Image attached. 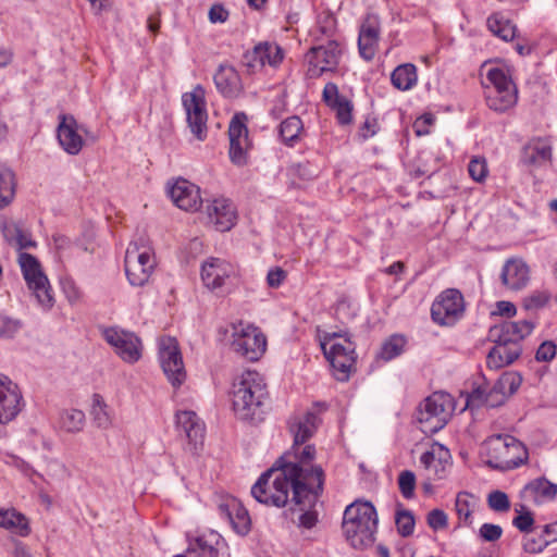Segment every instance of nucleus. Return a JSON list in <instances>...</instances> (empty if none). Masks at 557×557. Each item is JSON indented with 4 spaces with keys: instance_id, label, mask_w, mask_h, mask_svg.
I'll use <instances>...</instances> for the list:
<instances>
[{
    "instance_id": "obj_60",
    "label": "nucleus",
    "mask_w": 557,
    "mask_h": 557,
    "mask_svg": "<svg viewBox=\"0 0 557 557\" xmlns=\"http://www.w3.org/2000/svg\"><path fill=\"white\" fill-rule=\"evenodd\" d=\"M513 527H516L520 532L529 533L532 531L534 524L533 513L531 511L520 512L512 520Z\"/></svg>"
},
{
    "instance_id": "obj_31",
    "label": "nucleus",
    "mask_w": 557,
    "mask_h": 557,
    "mask_svg": "<svg viewBox=\"0 0 557 557\" xmlns=\"http://www.w3.org/2000/svg\"><path fill=\"white\" fill-rule=\"evenodd\" d=\"M0 528L22 537L32 532L28 518L15 508H0Z\"/></svg>"
},
{
    "instance_id": "obj_17",
    "label": "nucleus",
    "mask_w": 557,
    "mask_h": 557,
    "mask_svg": "<svg viewBox=\"0 0 557 557\" xmlns=\"http://www.w3.org/2000/svg\"><path fill=\"white\" fill-rule=\"evenodd\" d=\"M201 281L210 290L223 287L231 277L237 275L236 267L222 258H208L201 265Z\"/></svg>"
},
{
    "instance_id": "obj_4",
    "label": "nucleus",
    "mask_w": 557,
    "mask_h": 557,
    "mask_svg": "<svg viewBox=\"0 0 557 557\" xmlns=\"http://www.w3.org/2000/svg\"><path fill=\"white\" fill-rule=\"evenodd\" d=\"M320 345L326 360L334 369L336 380L347 381L356 362V346L348 334L342 332L325 333L320 339Z\"/></svg>"
},
{
    "instance_id": "obj_1",
    "label": "nucleus",
    "mask_w": 557,
    "mask_h": 557,
    "mask_svg": "<svg viewBox=\"0 0 557 557\" xmlns=\"http://www.w3.org/2000/svg\"><path fill=\"white\" fill-rule=\"evenodd\" d=\"M325 474L322 467L306 469L280 457L263 472L251 487L252 497L260 504L277 508L292 503L310 507L318 503L324 491Z\"/></svg>"
},
{
    "instance_id": "obj_8",
    "label": "nucleus",
    "mask_w": 557,
    "mask_h": 557,
    "mask_svg": "<svg viewBox=\"0 0 557 557\" xmlns=\"http://www.w3.org/2000/svg\"><path fill=\"white\" fill-rule=\"evenodd\" d=\"M487 85L484 87L487 107L504 113L513 108L518 101V89L507 72L499 67H492L486 73Z\"/></svg>"
},
{
    "instance_id": "obj_9",
    "label": "nucleus",
    "mask_w": 557,
    "mask_h": 557,
    "mask_svg": "<svg viewBox=\"0 0 557 557\" xmlns=\"http://www.w3.org/2000/svg\"><path fill=\"white\" fill-rule=\"evenodd\" d=\"M18 264L23 277L44 309H50L54 304L52 288L47 275L44 273L38 259L27 252H20Z\"/></svg>"
},
{
    "instance_id": "obj_38",
    "label": "nucleus",
    "mask_w": 557,
    "mask_h": 557,
    "mask_svg": "<svg viewBox=\"0 0 557 557\" xmlns=\"http://www.w3.org/2000/svg\"><path fill=\"white\" fill-rule=\"evenodd\" d=\"M406 337L400 334L389 336L382 345L380 350V358L384 361H389L403 354L406 346Z\"/></svg>"
},
{
    "instance_id": "obj_58",
    "label": "nucleus",
    "mask_w": 557,
    "mask_h": 557,
    "mask_svg": "<svg viewBox=\"0 0 557 557\" xmlns=\"http://www.w3.org/2000/svg\"><path fill=\"white\" fill-rule=\"evenodd\" d=\"M557 346L552 341L543 342L536 350L535 359L537 361L548 362L556 357Z\"/></svg>"
},
{
    "instance_id": "obj_48",
    "label": "nucleus",
    "mask_w": 557,
    "mask_h": 557,
    "mask_svg": "<svg viewBox=\"0 0 557 557\" xmlns=\"http://www.w3.org/2000/svg\"><path fill=\"white\" fill-rule=\"evenodd\" d=\"M23 323L18 319H13L0 312V338L12 339L22 330Z\"/></svg>"
},
{
    "instance_id": "obj_23",
    "label": "nucleus",
    "mask_w": 557,
    "mask_h": 557,
    "mask_svg": "<svg viewBox=\"0 0 557 557\" xmlns=\"http://www.w3.org/2000/svg\"><path fill=\"white\" fill-rule=\"evenodd\" d=\"M380 22L376 15L366 16L359 28L358 50L360 57L371 61L376 54L380 40Z\"/></svg>"
},
{
    "instance_id": "obj_2",
    "label": "nucleus",
    "mask_w": 557,
    "mask_h": 557,
    "mask_svg": "<svg viewBox=\"0 0 557 557\" xmlns=\"http://www.w3.org/2000/svg\"><path fill=\"white\" fill-rule=\"evenodd\" d=\"M267 385L257 371L247 370L233 383L232 405L238 419L243 421H260L262 404L267 395Z\"/></svg>"
},
{
    "instance_id": "obj_32",
    "label": "nucleus",
    "mask_w": 557,
    "mask_h": 557,
    "mask_svg": "<svg viewBox=\"0 0 557 557\" xmlns=\"http://www.w3.org/2000/svg\"><path fill=\"white\" fill-rule=\"evenodd\" d=\"M305 127L298 115H292L283 120L278 125V137L286 147H295L304 137Z\"/></svg>"
},
{
    "instance_id": "obj_28",
    "label": "nucleus",
    "mask_w": 557,
    "mask_h": 557,
    "mask_svg": "<svg viewBox=\"0 0 557 557\" xmlns=\"http://www.w3.org/2000/svg\"><path fill=\"white\" fill-rule=\"evenodd\" d=\"M495 345L490 350L486 364L492 370H499L515 362L522 354V346H515L503 341H492Z\"/></svg>"
},
{
    "instance_id": "obj_54",
    "label": "nucleus",
    "mask_w": 557,
    "mask_h": 557,
    "mask_svg": "<svg viewBox=\"0 0 557 557\" xmlns=\"http://www.w3.org/2000/svg\"><path fill=\"white\" fill-rule=\"evenodd\" d=\"M548 542L546 541V537L543 536L541 533L537 536H528L523 541V550L529 554H540L542 553L547 546Z\"/></svg>"
},
{
    "instance_id": "obj_62",
    "label": "nucleus",
    "mask_w": 557,
    "mask_h": 557,
    "mask_svg": "<svg viewBox=\"0 0 557 557\" xmlns=\"http://www.w3.org/2000/svg\"><path fill=\"white\" fill-rule=\"evenodd\" d=\"M287 273L280 267L269 270L267 275V283L271 288H277L285 281Z\"/></svg>"
},
{
    "instance_id": "obj_25",
    "label": "nucleus",
    "mask_w": 557,
    "mask_h": 557,
    "mask_svg": "<svg viewBox=\"0 0 557 557\" xmlns=\"http://www.w3.org/2000/svg\"><path fill=\"white\" fill-rule=\"evenodd\" d=\"M500 280L508 289L521 290L530 282V268L521 258H510L503 265Z\"/></svg>"
},
{
    "instance_id": "obj_44",
    "label": "nucleus",
    "mask_w": 557,
    "mask_h": 557,
    "mask_svg": "<svg viewBox=\"0 0 557 557\" xmlns=\"http://www.w3.org/2000/svg\"><path fill=\"white\" fill-rule=\"evenodd\" d=\"M301 446L302 445L292 447L296 461L286 460V458L289 457V454L284 455L285 461L296 463L306 469L314 468L315 466H310L309 463L315 457V447L313 445H306L304 447Z\"/></svg>"
},
{
    "instance_id": "obj_46",
    "label": "nucleus",
    "mask_w": 557,
    "mask_h": 557,
    "mask_svg": "<svg viewBox=\"0 0 557 557\" xmlns=\"http://www.w3.org/2000/svg\"><path fill=\"white\" fill-rule=\"evenodd\" d=\"M395 523L403 537L410 536L414 531V517L410 510L398 509L395 515Z\"/></svg>"
},
{
    "instance_id": "obj_47",
    "label": "nucleus",
    "mask_w": 557,
    "mask_h": 557,
    "mask_svg": "<svg viewBox=\"0 0 557 557\" xmlns=\"http://www.w3.org/2000/svg\"><path fill=\"white\" fill-rule=\"evenodd\" d=\"M552 298L547 289H536L523 298V308L525 310H539L546 307Z\"/></svg>"
},
{
    "instance_id": "obj_29",
    "label": "nucleus",
    "mask_w": 557,
    "mask_h": 557,
    "mask_svg": "<svg viewBox=\"0 0 557 557\" xmlns=\"http://www.w3.org/2000/svg\"><path fill=\"white\" fill-rule=\"evenodd\" d=\"M216 89L227 98H234L242 91V81L237 71L231 65H220L213 76Z\"/></svg>"
},
{
    "instance_id": "obj_40",
    "label": "nucleus",
    "mask_w": 557,
    "mask_h": 557,
    "mask_svg": "<svg viewBox=\"0 0 557 557\" xmlns=\"http://www.w3.org/2000/svg\"><path fill=\"white\" fill-rule=\"evenodd\" d=\"M552 157L550 146L537 143L530 145L524 149V162L531 165H540L548 161Z\"/></svg>"
},
{
    "instance_id": "obj_51",
    "label": "nucleus",
    "mask_w": 557,
    "mask_h": 557,
    "mask_svg": "<svg viewBox=\"0 0 557 557\" xmlns=\"http://www.w3.org/2000/svg\"><path fill=\"white\" fill-rule=\"evenodd\" d=\"M248 141H230V159L237 166L247 164Z\"/></svg>"
},
{
    "instance_id": "obj_61",
    "label": "nucleus",
    "mask_w": 557,
    "mask_h": 557,
    "mask_svg": "<svg viewBox=\"0 0 557 557\" xmlns=\"http://www.w3.org/2000/svg\"><path fill=\"white\" fill-rule=\"evenodd\" d=\"M428 524L433 530H440L447 525V515L441 509H433L428 513Z\"/></svg>"
},
{
    "instance_id": "obj_50",
    "label": "nucleus",
    "mask_w": 557,
    "mask_h": 557,
    "mask_svg": "<svg viewBox=\"0 0 557 557\" xmlns=\"http://www.w3.org/2000/svg\"><path fill=\"white\" fill-rule=\"evenodd\" d=\"M488 507L497 512H506L510 509L508 495L502 491H493L487 496Z\"/></svg>"
},
{
    "instance_id": "obj_59",
    "label": "nucleus",
    "mask_w": 557,
    "mask_h": 557,
    "mask_svg": "<svg viewBox=\"0 0 557 557\" xmlns=\"http://www.w3.org/2000/svg\"><path fill=\"white\" fill-rule=\"evenodd\" d=\"M480 536L486 542H495L503 535V529L498 524L483 523L479 530Z\"/></svg>"
},
{
    "instance_id": "obj_11",
    "label": "nucleus",
    "mask_w": 557,
    "mask_h": 557,
    "mask_svg": "<svg viewBox=\"0 0 557 557\" xmlns=\"http://www.w3.org/2000/svg\"><path fill=\"white\" fill-rule=\"evenodd\" d=\"M466 304L461 292L457 288L443 290L431 306V318L441 326H453L465 313Z\"/></svg>"
},
{
    "instance_id": "obj_13",
    "label": "nucleus",
    "mask_w": 557,
    "mask_h": 557,
    "mask_svg": "<svg viewBox=\"0 0 557 557\" xmlns=\"http://www.w3.org/2000/svg\"><path fill=\"white\" fill-rule=\"evenodd\" d=\"M342 57L341 45L330 40L325 45L310 48L306 53L308 63V76L318 78L327 72H335Z\"/></svg>"
},
{
    "instance_id": "obj_34",
    "label": "nucleus",
    "mask_w": 557,
    "mask_h": 557,
    "mask_svg": "<svg viewBox=\"0 0 557 557\" xmlns=\"http://www.w3.org/2000/svg\"><path fill=\"white\" fill-rule=\"evenodd\" d=\"M16 181L14 172L0 164V209L8 207L15 197Z\"/></svg>"
},
{
    "instance_id": "obj_33",
    "label": "nucleus",
    "mask_w": 557,
    "mask_h": 557,
    "mask_svg": "<svg viewBox=\"0 0 557 557\" xmlns=\"http://www.w3.org/2000/svg\"><path fill=\"white\" fill-rule=\"evenodd\" d=\"M392 85L401 91L410 90L418 82L417 67L412 63L398 65L391 74Z\"/></svg>"
},
{
    "instance_id": "obj_30",
    "label": "nucleus",
    "mask_w": 557,
    "mask_h": 557,
    "mask_svg": "<svg viewBox=\"0 0 557 557\" xmlns=\"http://www.w3.org/2000/svg\"><path fill=\"white\" fill-rule=\"evenodd\" d=\"M557 496V484L549 482L546 478H537L530 481L522 490V497L536 505L545 500H552Z\"/></svg>"
},
{
    "instance_id": "obj_36",
    "label": "nucleus",
    "mask_w": 557,
    "mask_h": 557,
    "mask_svg": "<svg viewBox=\"0 0 557 557\" xmlns=\"http://www.w3.org/2000/svg\"><path fill=\"white\" fill-rule=\"evenodd\" d=\"M486 23L488 30L505 41L512 40L516 36V26L500 14H492Z\"/></svg>"
},
{
    "instance_id": "obj_7",
    "label": "nucleus",
    "mask_w": 557,
    "mask_h": 557,
    "mask_svg": "<svg viewBox=\"0 0 557 557\" xmlns=\"http://www.w3.org/2000/svg\"><path fill=\"white\" fill-rule=\"evenodd\" d=\"M488 456L487 465L496 470H512L528 460L525 446L516 437L508 434H496L486 441Z\"/></svg>"
},
{
    "instance_id": "obj_56",
    "label": "nucleus",
    "mask_w": 557,
    "mask_h": 557,
    "mask_svg": "<svg viewBox=\"0 0 557 557\" xmlns=\"http://www.w3.org/2000/svg\"><path fill=\"white\" fill-rule=\"evenodd\" d=\"M377 131V119L373 115H367L363 123L359 126L358 136L361 140H367L373 137Z\"/></svg>"
},
{
    "instance_id": "obj_52",
    "label": "nucleus",
    "mask_w": 557,
    "mask_h": 557,
    "mask_svg": "<svg viewBox=\"0 0 557 557\" xmlns=\"http://www.w3.org/2000/svg\"><path fill=\"white\" fill-rule=\"evenodd\" d=\"M468 172L473 181L483 182L488 174L485 159L480 157L472 158L468 164Z\"/></svg>"
},
{
    "instance_id": "obj_42",
    "label": "nucleus",
    "mask_w": 557,
    "mask_h": 557,
    "mask_svg": "<svg viewBox=\"0 0 557 557\" xmlns=\"http://www.w3.org/2000/svg\"><path fill=\"white\" fill-rule=\"evenodd\" d=\"M521 376L517 373H506L495 384L497 395H500L498 403H503L506 395L515 394L521 385Z\"/></svg>"
},
{
    "instance_id": "obj_20",
    "label": "nucleus",
    "mask_w": 557,
    "mask_h": 557,
    "mask_svg": "<svg viewBox=\"0 0 557 557\" xmlns=\"http://www.w3.org/2000/svg\"><path fill=\"white\" fill-rule=\"evenodd\" d=\"M87 133L83 125H78L73 115L60 114L59 125L57 127V138L60 146L71 156L81 152L84 146V139L78 132Z\"/></svg>"
},
{
    "instance_id": "obj_18",
    "label": "nucleus",
    "mask_w": 557,
    "mask_h": 557,
    "mask_svg": "<svg viewBox=\"0 0 557 557\" xmlns=\"http://www.w3.org/2000/svg\"><path fill=\"white\" fill-rule=\"evenodd\" d=\"M23 406V396L17 384L0 373V424L14 420Z\"/></svg>"
},
{
    "instance_id": "obj_15",
    "label": "nucleus",
    "mask_w": 557,
    "mask_h": 557,
    "mask_svg": "<svg viewBox=\"0 0 557 557\" xmlns=\"http://www.w3.org/2000/svg\"><path fill=\"white\" fill-rule=\"evenodd\" d=\"M104 339L114 348L116 355L128 363L137 362L141 357V341L132 332L109 327L103 332Z\"/></svg>"
},
{
    "instance_id": "obj_3",
    "label": "nucleus",
    "mask_w": 557,
    "mask_h": 557,
    "mask_svg": "<svg viewBox=\"0 0 557 557\" xmlns=\"http://www.w3.org/2000/svg\"><path fill=\"white\" fill-rule=\"evenodd\" d=\"M347 542L357 549L372 546L377 531V513L370 502H355L346 507L342 523Z\"/></svg>"
},
{
    "instance_id": "obj_35",
    "label": "nucleus",
    "mask_w": 557,
    "mask_h": 557,
    "mask_svg": "<svg viewBox=\"0 0 557 557\" xmlns=\"http://www.w3.org/2000/svg\"><path fill=\"white\" fill-rule=\"evenodd\" d=\"M85 413L79 409H62L59 412L58 425L67 433H78L85 425Z\"/></svg>"
},
{
    "instance_id": "obj_49",
    "label": "nucleus",
    "mask_w": 557,
    "mask_h": 557,
    "mask_svg": "<svg viewBox=\"0 0 557 557\" xmlns=\"http://www.w3.org/2000/svg\"><path fill=\"white\" fill-rule=\"evenodd\" d=\"M494 395H497L495 387L486 394L485 391L481 387H478L472 391V393L467 398V406H481V405H487L490 407H495L498 405V400L494 401L492 400V397Z\"/></svg>"
},
{
    "instance_id": "obj_37",
    "label": "nucleus",
    "mask_w": 557,
    "mask_h": 557,
    "mask_svg": "<svg viewBox=\"0 0 557 557\" xmlns=\"http://www.w3.org/2000/svg\"><path fill=\"white\" fill-rule=\"evenodd\" d=\"M90 414L94 423L100 429H108L111 425V417L108 411V406L103 397L99 394L92 395V405Z\"/></svg>"
},
{
    "instance_id": "obj_16",
    "label": "nucleus",
    "mask_w": 557,
    "mask_h": 557,
    "mask_svg": "<svg viewBox=\"0 0 557 557\" xmlns=\"http://www.w3.org/2000/svg\"><path fill=\"white\" fill-rule=\"evenodd\" d=\"M219 516L227 521L232 529L242 536L247 535L251 530V519L248 510L239 499L226 495L219 498L216 503Z\"/></svg>"
},
{
    "instance_id": "obj_63",
    "label": "nucleus",
    "mask_w": 557,
    "mask_h": 557,
    "mask_svg": "<svg viewBox=\"0 0 557 557\" xmlns=\"http://www.w3.org/2000/svg\"><path fill=\"white\" fill-rule=\"evenodd\" d=\"M12 246L15 247L17 250H22L26 248H35L37 246V243L32 238L29 232L22 228Z\"/></svg>"
},
{
    "instance_id": "obj_45",
    "label": "nucleus",
    "mask_w": 557,
    "mask_h": 557,
    "mask_svg": "<svg viewBox=\"0 0 557 557\" xmlns=\"http://www.w3.org/2000/svg\"><path fill=\"white\" fill-rule=\"evenodd\" d=\"M472 494L468 492H459L456 497V511L458 515V518L463 521L465 524H471V516H472V507L473 504L471 503Z\"/></svg>"
},
{
    "instance_id": "obj_22",
    "label": "nucleus",
    "mask_w": 557,
    "mask_h": 557,
    "mask_svg": "<svg viewBox=\"0 0 557 557\" xmlns=\"http://www.w3.org/2000/svg\"><path fill=\"white\" fill-rule=\"evenodd\" d=\"M206 212L210 222L220 232L230 231L236 224L237 211L227 198L220 197L208 201Z\"/></svg>"
},
{
    "instance_id": "obj_24",
    "label": "nucleus",
    "mask_w": 557,
    "mask_h": 557,
    "mask_svg": "<svg viewBox=\"0 0 557 557\" xmlns=\"http://www.w3.org/2000/svg\"><path fill=\"white\" fill-rule=\"evenodd\" d=\"M324 103L335 112L338 124L348 125L352 122V102L341 95L334 83H327L322 92Z\"/></svg>"
},
{
    "instance_id": "obj_39",
    "label": "nucleus",
    "mask_w": 557,
    "mask_h": 557,
    "mask_svg": "<svg viewBox=\"0 0 557 557\" xmlns=\"http://www.w3.org/2000/svg\"><path fill=\"white\" fill-rule=\"evenodd\" d=\"M187 553L189 557H219L218 548L206 536H197L190 540Z\"/></svg>"
},
{
    "instance_id": "obj_26",
    "label": "nucleus",
    "mask_w": 557,
    "mask_h": 557,
    "mask_svg": "<svg viewBox=\"0 0 557 557\" xmlns=\"http://www.w3.org/2000/svg\"><path fill=\"white\" fill-rule=\"evenodd\" d=\"M176 426L181 434H184L194 450L202 445L205 436V424L194 411H181L176 413Z\"/></svg>"
},
{
    "instance_id": "obj_6",
    "label": "nucleus",
    "mask_w": 557,
    "mask_h": 557,
    "mask_svg": "<svg viewBox=\"0 0 557 557\" xmlns=\"http://www.w3.org/2000/svg\"><path fill=\"white\" fill-rule=\"evenodd\" d=\"M157 265L154 252L146 236L129 243L124 259L126 277L132 286L141 287L149 282Z\"/></svg>"
},
{
    "instance_id": "obj_21",
    "label": "nucleus",
    "mask_w": 557,
    "mask_h": 557,
    "mask_svg": "<svg viewBox=\"0 0 557 557\" xmlns=\"http://www.w3.org/2000/svg\"><path fill=\"white\" fill-rule=\"evenodd\" d=\"M535 324L530 320L505 321L492 326L488 331L491 341H503L515 346H522V341L534 330Z\"/></svg>"
},
{
    "instance_id": "obj_57",
    "label": "nucleus",
    "mask_w": 557,
    "mask_h": 557,
    "mask_svg": "<svg viewBox=\"0 0 557 557\" xmlns=\"http://www.w3.org/2000/svg\"><path fill=\"white\" fill-rule=\"evenodd\" d=\"M315 505L317 504H314L310 507L297 505L299 507V510L302 511V513L299 516V525L300 527L306 528V529H311L317 524L318 513L313 509L315 507Z\"/></svg>"
},
{
    "instance_id": "obj_27",
    "label": "nucleus",
    "mask_w": 557,
    "mask_h": 557,
    "mask_svg": "<svg viewBox=\"0 0 557 557\" xmlns=\"http://www.w3.org/2000/svg\"><path fill=\"white\" fill-rule=\"evenodd\" d=\"M321 419L314 411H307L301 417H294L289 421V431L294 437V447L304 445L317 432Z\"/></svg>"
},
{
    "instance_id": "obj_10",
    "label": "nucleus",
    "mask_w": 557,
    "mask_h": 557,
    "mask_svg": "<svg viewBox=\"0 0 557 557\" xmlns=\"http://www.w3.org/2000/svg\"><path fill=\"white\" fill-rule=\"evenodd\" d=\"M232 330V350L248 361L259 360L267 349V338L261 330L243 322L233 324Z\"/></svg>"
},
{
    "instance_id": "obj_5",
    "label": "nucleus",
    "mask_w": 557,
    "mask_h": 557,
    "mask_svg": "<svg viewBox=\"0 0 557 557\" xmlns=\"http://www.w3.org/2000/svg\"><path fill=\"white\" fill-rule=\"evenodd\" d=\"M454 410V398L448 393L435 392L420 403L416 419L424 434L433 435L445 428Z\"/></svg>"
},
{
    "instance_id": "obj_64",
    "label": "nucleus",
    "mask_w": 557,
    "mask_h": 557,
    "mask_svg": "<svg viewBox=\"0 0 557 557\" xmlns=\"http://www.w3.org/2000/svg\"><path fill=\"white\" fill-rule=\"evenodd\" d=\"M228 17V11L222 4H213L209 11L211 23H223Z\"/></svg>"
},
{
    "instance_id": "obj_12",
    "label": "nucleus",
    "mask_w": 557,
    "mask_h": 557,
    "mask_svg": "<svg viewBox=\"0 0 557 557\" xmlns=\"http://www.w3.org/2000/svg\"><path fill=\"white\" fill-rule=\"evenodd\" d=\"M182 104L191 134L198 140L203 141L208 135V112L202 86L197 85L190 92L183 94Z\"/></svg>"
},
{
    "instance_id": "obj_14",
    "label": "nucleus",
    "mask_w": 557,
    "mask_h": 557,
    "mask_svg": "<svg viewBox=\"0 0 557 557\" xmlns=\"http://www.w3.org/2000/svg\"><path fill=\"white\" fill-rule=\"evenodd\" d=\"M159 359L168 380L174 387H178L186 379L183 358L178 343L173 337H162L159 341Z\"/></svg>"
},
{
    "instance_id": "obj_43",
    "label": "nucleus",
    "mask_w": 557,
    "mask_h": 557,
    "mask_svg": "<svg viewBox=\"0 0 557 557\" xmlns=\"http://www.w3.org/2000/svg\"><path fill=\"white\" fill-rule=\"evenodd\" d=\"M247 115L244 112L235 113L228 126L230 141H248Z\"/></svg>"
},
{
    "instance_id": "obj_19",
    "label": "nucleus",
    "mask_w": 557,
    "mask_h": 557,
    "mask_svg": "<svg viewBox=\"0 0 557 557\" xmlns=\"http://www.w3.org/2000/svg\"><path fill=\"white\" fill-rule=\"evenodd\" d=\"M168 195L174 205L184 211L196 212L203 203L200 188L182 177L175 180L173 184L169 183Z\"/></svg>"
},
{
    "instance_id": "obj_53",
    "label": "nucleus",
    "mask_w": 557,
    "mask_h": 557,
    "mask_svg": "<svg viewBox=\"0 0 557 557\" xmlns=\"http://www.w3.org/2000/svg\"><path fill=\"white\" fill-rule=\"evenodd\" d=\"M398 486L401 495L409 499L414 494V487H416V475L410 470H405L400 472L398 478Z\"/></svg>"
},
{
    "instance_id": "obj_55",
    "label": "nucleus",
    "mask_w": 557,
    "mask_h": 557,
    "mask_svg": "<svg viewBox=\"0 0 557 557\" xmlns=\"http://www.w3.org/2000/svg\"><path fill=\"white\" fill-rule=\"evenodd\" d=\"M0 230L4 240L12 246L22 231V226L14 221L3 219L0 222Z\"/></svg>"
},
{
    "instance_id": "obj_41",
    "label": "nucleus",
    "mask_w": 557,
    "mask_h": 557,
    "mask_svg": "<svg viewBox=\"0 0 557 557\" xmlns=\"http://www.w3.org/2000/svg\"><path fill=\"white\" fill-rule=\"evenodd\" d=\"M267 51H269L268 42L258 44L251 51H247L244 54V64L252 72L262 69L265 65Z\"/></svg>"
}]
</instances>
